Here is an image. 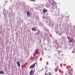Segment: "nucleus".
Segmentation results:
<instances>
[{
    "label": "nucleus",
    "mask_w": 75,
    "mask_h": 75,
    "mask_svg": "<svg viewBox=\"0 0 75 75\" xmlns=\"http://www.w3.org/2000/svg\"><path fill=\"white\" fill-rule=\"evenodd\" d=\"M35 58H37V56H35Z\"/></svg>",
    "instance_id": "obj_16"
},
{
    "label": "nucleus",
    "mask_w": 75,
    "mask_h": 75,
    "mask_svg": "<svg viewBox=\"0 0 75 75\" xmlns=\"http://www.w3.org/2000/svg\"><path fill=\"white\" fill-rule=\"evenodd\" d=\"M27 14L28 15V17L30 16V12L29 11H27Z\"/></svg>",
    "instance_id": "obj_4"
},
{
    "label": "nucleus",
    "mask_w": 75,
    "mask_h": 75,
    "mask_svg": "<svg viewBox=\"0 0 75 75\" xmlns=\"http://www.w3.org/2000/svg\"><path fill=\"white\" fill-rule=\"evenodd\" d=\"M38 51V49H37L36 50H35V52H37Z\"/></svg>",
    "instance_id": "obj_12"
},
{
    "label": "nucleus",
    "mask_w": 75,
    "mask_h": 75,
    "mask_svg": "<svg viewBox=\"0 0 75 75\" xmlns=\"http://www.w3.org/2000/svg\"><path fill=\"white\" fill-rule=\"evenodd\" d=\"M53 7H55L56 6V5L55 4L54 6V2H53V3L52 4Z\"/></svg>",
    "instance_id": "obj_9"
},
{
    "label": "nucleus",
    "mask_w": 75,
    "mask_h": 75,
    "mask_svg": "<svg viewBox=\"0 0 75 75\" xmlns=\"http://www.w3.org/2000/svg\"><path fill=\"white\" fill-rule=\"evenodd\" d=\"M43 14H45L46 13H47V10L46 9L44 8L43 10Z\"/></svg>",
    "instance_id": "obj_2"
},
{
    "label": "nucleus",
    "mask_w": 75,
    "mask_h": 75,
    "mask_svg": "<svg viewBox=\"0 0 75 75\" xmlns=\"http://www.w3.org/2000/svg\"><path fill=\"white\" fill-rule=\"evenodd\" d=\"M35 66H30V69H33L34 68Z\"/></svg>",
    "instance_id": "obj_7"
},
{
    "label": "nucleus",
    "mask_w": 75,
    "mask_h": 75,
    "mask_svg": "<svg viewBox=\"0 0 75 75\" xmlns=\"http://www.w3.org/2000/svg\"><path fill=\"white\" fill-rule=\"evenodd\" d=\"M16 63H17L18 66H20V63H19V62H17Z\"/></svg>",
    "instance_id": "obj_8"
},
{
    "label": "nucleus",
    "mask_w": 75,
    "mask_h": 75,
    "mask_svg": "<svg viewBox=\"0 0 75 75\" xmlns=\"http://www.w3.org/2000/svg\"><path fill=\"white\" fill-rule=\"evenodd\" d=\"M55 8V7H54V8Z\"/></svg>",
    "instance_id": "obj_17"
},
{
    "label": "nucleus",
    "mask_w": 75,
    "mask_h": 75,
    "mask_svg": "<svg viewBox=\"0 0 75 75\" xmlns=\"http://www.w3.org/2000/svg\"><path fill=\"white\" fill-rule=\"evenodd\" d=\"M70 73H71V72H73V70H72V69H71L70 70Z\"/></svg>",
    "instance_id": "obj_11"
},
{
    "label": "nucleus",
    "mask_w": 75,
    "mask_h": 75,
    "mask_svg": "<svg viewBox=\"0 0 75 75\" xmlns=\"http://www.w3.org/2000/svg\"><path fill=\"white\" fill-rule=\"evenodd\" d=\"M32 31H35L37 30V29L35 28V27H33L32 28Z\"/></svg>",
    "instance_id": "obj_5"
},
{
    "label": "nucleus",
    "mask_w": 75,
    "mask_h": 75,
    "mask_svg": "<svg viewBox=\"0 0 75 75\" xmlns=\"http://www.w3.org/2000/svg\"><path fill=\"white\" fill-rule=\"evenodd\" d=\"M30 1H34L35 0H30Z\"/></svg>",
    "instance_id": "obj_13"
},
{
    "label": "nucleus",
    "mask_w": 75,
    "mask_h": 75,
    "mask_svg": "<svg viewBox=\"0 0 75 75\" xmlns=\"http://www.w3.org/2000/svg\"><path fill=\"white\" fill-rule=\"evenodd\" d=\"M33 70H31L30 72V75H33Z\"/></svg>",
    "instance_id": "obj_3"
},
{
    "label": "nucleus",
    "mask_w": 75,
    "mask_h": 75,
    "mask_svg": "<svg viewBox=\"0 0 75 75\" xmlns=\"http://www.w3.org/2000/svg\"><path fill=\"white\" fill-rule=\"evenodd\" d=\"M40 32L38 31V33H36V34H39V33H40Z\"/></svg>",
    "instance_id": "obj_14"
},
{
    "label": "nucleus",
    "mask_w": 75,
    "mask_h": 75,
    "mask_svg": "<svg viewBox=\"0 0 75 75\" xmlns=\"http://www.w3.org/2000/svg\"><path fill=\"white\" fill-rule=\"evenodd\" d=\"M36 64V65H37V64L36 63H35L34 64H33L32 65H31V66H35V64Z\"/></svg>",
    "instance_id": "obj_10"
},
{
    "label": "nucleus",
    "mask_w": 75,
    "mask_h": 75,
    "mask_svg": "<svg viewBox=\"0 0 75 75\" xmlns=\"http://www.w3.org/2000/svg\"><path fill=\"white\" fill-rule=\"evenodd\" d=\"M67 38H68L69 42H74V39L68 36L67 37Z\"/></svg>",
    "instance_id": "obj_1"
},
{
    "label": "nucleus",
    "mask_w": 75,
    "mask_h": 75,
    "mask_svg": "<svg viewBox=\"0 0 75 75\" xmlns=\"http://www.w3.org/2000/svg\"><path fill=\"white\" fill-rule=\"evenodd\" d=\"M19 67H20V66H19Z\"/></svg>",
    "instance_id": "obj_18"
},
{
    "label": "nucleus",
    "mask_w": 75,
    "mask_h": 75,
    "mask_svg": "<svg viewBox=\"0 0 75 75\" xmlns=\"http://www.w3.org/2000/svg\"><path fill=\"white\" fill-rule=\"evenodd\" d=\"M0 74H4V71H0Z\"/></svg>",
    "instance_id": "obj_6"
},
{
    "label": "nucleus",
    "mask_w": 75,
    "mask_h": 75,
    "mask_svg": "<svg viewBox=\"0 0 75 75\" xmlns=\"http://www.w3.org/2000/svg\"><path fill=\"white\" fill-rule=\"evenodd\" d=\"M45 75H48V73H45Z\"/></svg>",
    "instance_id": "obj_15"
}]
</instances>
